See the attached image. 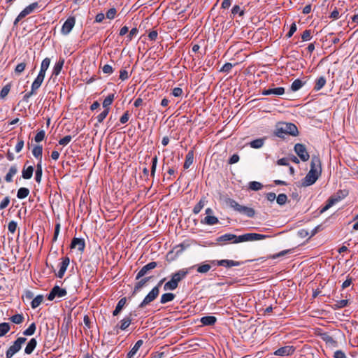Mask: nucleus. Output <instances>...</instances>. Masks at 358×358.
<instances>
[{"label":"nucleus","mask_w":358,"mask_h":358,"mask_svg":"<svg viewBox=\"0 0 358 358\" xmlns=\"http://www.w3.org/2000/svg\"><path fill=\"white\" fill-rule=\"evenodd\" d=\"M36 329V324L34 322L31 323L29 327L23 331V335L24 336H31L35 333Z\"/></svg>","instance_id":"obj_45"},{"label":"nucleus","mask_w":358,"mask_h":358,"mask_svg":"<svg viewBox=\"0 0 358 358\" xmlns=\"http://www.w3.org/2000/svg\"><path fill=\"white\" fill-rule=\"evenodd\" d=\"M10 321L15 324H19L24 321V316L22 314H15L10 318Z\"/></svg>","instance_id":"obj_44"},{"label":"nucleus","mask_w":358,"mask_h":358,"mask_svg":"<svg viewBox=\"0 0 358 358\" xmlns=\"http://www.w3.org/2000/svg\"><path fill=\"white\" fill-rule=\"evenodd\" d=\"M340 200V197H334L331 196L327 201L326 205L320 210V213H323L331 206H333L336 203H337Z\"/></svg>","instance_id":"obj_25"},{"label":"nucleus","mask_w":358,"mask_h":358,"mask_svg":"<svg viewBox=\"0 0 358 358\" xmlns=\"http://www.w3.org/2000/svg\"><path fill=\"white\" fill-rule=\"evenodd\" d=\"M263 187V185L262 183H260L259 182H257V181H252L249 183V188L251 189V190H253V191H258V190H260L262 189Z\"/></svg>","instance_id":"obj_47"},{"label":"nucleus","mask_w":358,"mask_h":358,"mask_svg":"<svg viewBox=\"0 0 358 358\" xmlns=\"http://www.w3.org/2000/svg\"><path fill=\"white\" fill-rule=\"evenodd\" d=\"M294 151L303 162H306L309 159L310 155L303 144L296 143L294 145Z\"/></svg>","instance_id":"obj_9"},{"label":"nucleus","mask_w":358,"mask_h":358,"mask_svg":"<svg viewBox=\"0 0 358 358\" xmlns=\"http://www.w3.org/2000/svg\"><path fill=\"white\" fill-rule=\"evenodd\" d=\"M17 224L16 222L15 221H10L9 223H8V231L13 234L16 231V229H17Z\"/></svg>","instance_id":"obj_60"},{"label":"nucleus","mask_w":358,"mask_h":358,"mask_svg":"<svg viewBox=\"0 0 358 358\" xmlns=\"http://www.w3.org/2000/svg\"><path fill=\"white\" fill-rule=\"evenodd\" d=\"M310 169L317 171V173L321 175L322 163L319 156L313 155L311 158Z\"/></svg>","instance_id":"obj_15"},{"label":"nucleus","mask_w":358,"mask_h":358,"mask_svg":"<svg viewBox=\"0 0 358 358\" xmlns=\"http://www.w3.org/2000/svg\"><path fill=\"white\" fill-rule=\"evenodd\" d=\"M283 127L285 129V132L287 135L296 136L299 134V131L296 126L293 123L282 122Z\"/></svg>","instance_id":"obj_17"},{"label":"nucleus","mask_w":358,"mask_h":358,"mask_svg":"<svg viewBox=\"0 0 358 358\" xmlns=\"http://www.w3.org/2000/svg\"><path fill=\"white\" fill-rule=\"evenodd\" d=\"M26 66L27 64L25 62H21L18 64L15 69V73L20 74L22 73L24 71Z\"/></svg>","instance_id":"obj_55"},{"label":"nucleus","mask_w":358,"mask_h":358,"mask_svg":"<svg viewBox=\"0 0 358 358\" xmlns=\"http://www.w3.org/2000/svg\"><path fill=\"white\" fill-rule=\"evenodd\" d=\"M236 14H238L241 17L245 14L244 10H241L238 5H235L231 9V15L234 17Z\"/></svg>","instance_id":"obj_48"},{"label":"nucleus","mask_w":358,"mask_h":358,"mask_svg":"<svg viewBox=\"0 0 358 358\" xmlns=\"http://www.w3.org/2000/svg\"><path fill=\"white\" fill-rule=\"evenodd\" d=\"M204 204H205L204 199H201L199 201V203L196 205H195V206L194 207L193 213L194 214H198L201 211V210L203 208Z\"/></svg>","instance_id":"obj_51"},{"label":"nucleus","mask_w":358,"mask_h":358,"mask_svg":"<svg viewBox=\"0 0 358 358\" xmlns=\"http://www.w3.org/2000/svg\"><path fill=\"white\" fill-rule=\"evenodd\" d=\"M129 117H130V115H129V111L127 110V111L124 112V113L120 118V123H122V124L127 123L129 119Z\"/></svg>","instance_id":"obj_64"},{"label":"nucleus","mask_w":358,"mask_h":358,"mask_svg":"<svg viewBox=\"0 0 358 358\" xmlns=\"http://www.w3.org/2000/svg\"><path fill=\"white\" fill-rule=\"evenodd\" d=\"M321 339L324 341L327 344H329L333 347H337L338 343L327 332H324L320 334Z\"/></svg>","instance_id":"obj_19"},{"label":"nucleus","mask_w":358,"mask_h":358,"mask_svg":"<svg viewBox=\"0 0 358 358\" xmlns=\"http://www.w3.org/2000/svg\"><path fill=\"white\" fill-rule=\"evenodd\" d=\"M352 281H353V279L352 277H350L349 275L347 276V279L343 282L341 287H342V289H344L347 287H348L349 286H350V285L352 283Z\"/></svg>","instance_id":"obj_61"},{"label":"nucleus","mask_w":358,"mask_h":358,"mask_svg":"<svg viewBox=\"0 0 358 358\" xmlns=\"http://www.w3.org/2000/svg\"><path fill=\"white\" fill-rule=\"evenodd\" d=\"M327 80L324 76H320L315 80L314 90H320L326 84Z\"/></svg>","instance_id":"obj_31"},{"label":"nucleus","mask_w":358,"mask_h":358,"mask_svg":"<svg viewBox=\"0 0 358 358\" xmlns=\"http://www.w3.org/2000/svg\"><path fill=\"white\" fill-rule=\"evenodd\" d=\"M303 83L300 79H296L291 85V90L293 92H296L302 87Z\"/></svg>","instance_id":"obj_42"},{"label":"nucleus","mask_w":358,"mask_h":358,"mask_svg":"<svg viewBox=\"0 0 358 358\" xmlns=\"http://www.w3.org/2000/svg\"><path fill=\"white\" fill-rule=\"evenodd\" d=\"M189 269L190 268H182L172 273L171 280L164 284V289L165 291L176 289L178 286V283L188 275Z\"/></svg>","instance_id":"obj_2"},{"label":"nucleus","mask_w":358,"mask_h":358,"mask_svg":"<svg viewBox=\"0 0 358 358\" xmlns=\"http://www.w3.org/2000/svg\"><path fill=\"white\" fill-rule=\"evenodd\" d=\"M348 303H349V301L347 299H342L340 301H336V303L334 305H332V308L334 310L340 309V308L348 306Z\"/></svg>","instance_id":"obj_37"},{"label":"nucleus","mask_w":358,"mask_h":358,"mask_svg":"<svg viewBox=\"0 0 358 358\" xmlns=\"http://www.w3.org/2000/svg\"><path fill=\"white\" fill-rule=\"evenodd\" d=\"M211 268V266L208 264L199 265L196 268V271L200 273H206Z\"/></svg>","instance_id":"obj_43"},{"label":"nucleus","mask_w":358,"mask_h":358,"mask_svg":"<svg viewBox=\"0 0 358 358\" xmlns=\"http://www.w3.org/2000/svg\"><path fill=\"white\" fill-rule=\"evenodd\" d=\"M201 222L207 225H214L219 222V220L215 216L207 215Z\"/></svg>","instance_id":"obj_30"},{"label":"nucleus","mask_w":358,"mask_h":358,"mask_svg":"<svg viewBox=\"0 0 358 358\" xmlns=\"http://www.w3.org/2000/svg\"><path fill=\"white\" fill-rule=\"evenodd\" d=\"M320 176V175L317 173V171L310 169L305 178L302 180V185L308 187L313 185L317 181Z\"/></svg>","instance_id":"obj_7"},{"label":"nucleus","mask_w":358,"mask_h":358,"mask_svg":"<svg viewBox=\"0 0 358 358\" xmlns=\"http://www.w3.org/2000/svg\"><path fill=\"white\" fill-rule=\"evenodd\" d=\"M176 297V295L173 293H165L161 296L160 303L165 304L168 302L172 301Z\"/></svg>","instance_id":"obj_34"},{"label":"nucleus","mask_w":358,"mask_h":358,"mask_svg":"<svg viewBox=\"0 0 358 358\" xmlns=\"http://www.w3.org/2000/svg\"><path fill=\"white\" fill-rule=\"evenodd\" d=\"M43 301V296L40 294L36 296L31 301V306L32 308H36L38 307Z\"/></svg>","instance_id":"obj_39"},{"label":"nucleus","mask_w":358,"mask_h":358,"mask_svg":"<svg viewBox=\"0 0 358 358\" xmlns=\"http://www.w3.org/2000/svg\"><path fill=\"white\" fill-rule=\"evenodd\" d=\"M70 263V259L69 257L66 256L62 258V262L59 264V270L58 273L56 274L57 277L59 278H62L64 275V273L67 269Z\"/></svg>","instance_id":"obj_13"},{"label":"nucleus","mask_w":358,"mask_h":358,"mask_svg":"<svg viewBox=\"0 0 358 358\" xmlns=\"http://www.w3.org/2000/svg\"><path fill=\"white\" fill-rule=\"evenodd\" d=\"M50 64V59L48 57L45 58L41 64V69L47 71Z\"/></svg>","instance_id":"obj_58"},{"label":"nucleus","mask_w":358,"mask_h":358,"mask_svg":"<svg viewBox=\"0 0 358 358\" xmlns=\"http://www.w3.org/2000/svg\"><path fill=\"white\" fill-rule=\"evenodd\" d=\"M27 341L26 338L20 337L14 341L13 344L7 350L6 352V358H11L15 353L20 351L22 345Z\"/></svg>","instance_id":"obj_4"},{"label":"nucleus","mask_w":358,"mask_h":358,"mask_svg":"<svg viewBox=\"0 0 358 358\" xmlns=\"http://www.w3.org/2000/svg\"><path fill=\"white\" fill-rule=\"evenodd\" d=\"M71 138L72 137L70 135L66 136L59 141V144L65 146L70 143Z\"/></svg>","instance_id":"obj_59"},{"label":"nucleus","mask_w":358,"mask_h":358,"mask_svg":"<svg viewBox=\"0 0 358 358\" xmlns=\"http://www.w3.org/2000/svg\"><path fill=\"white\" fill-rule=\"evenodd\" d=\"M295 351V348L292 345H286L278 348L275 351L274 355L276 356H289L294 353Z\"/></svg>","instance_id":"obj_12"},{"label":"nucleus","mask_w":358,"mask_h":358,"mask_svg":"<svg viewBox=\"0 0 358 358\" xmlns=\"http://www.w3.org/2000/svg\"><path fill=\"white\" fill-rule=\"evenodd\" d=\"M85 248V242L83 238H73L71 241V248L78 249V251L83 252Z\"/></svg>","instance_id":"obj_14"},{"label":"nucleus","mask_w":358,"mask_h":358,"mask_svg":"<svg viewBox=\"0 0 358 358\" xmlns=\"http://www.w3.org/2000/svg\"><path fill=\"white\" fill-rule=\"evenodd\" d=\"M285 93V88L282 87H278L275 88L264 89L262 90V94L265 96L274 95L280 96Z\"/></svg>","instance_id":"obj_16"},{"label":"nucleus","mask_w":358,"mask_h":358,"mask_svg":"<svg viewBox=\"0 0 358 358\" xmlns=\"http://www.w3.org/2000/svg\"><path fill=\"white\" fill-rule=\"evenodd\" d=\"M296 24L294 22L291 24L289 31L287 33L286 37L290 38L292 36V35L294 34V32L296 31Z\"/></svg>","instance_id":"obj_62"},{"label":"nucleus","mask_w":358,"mask_h":358,"mask_svg":"<svg viewBox=\"0 0 358 358\" xmlns=\"http://www.w3.org/2000/svg\"><path fill=\"white\" fill-rule=\"evenodd\" d=\"M117 13V10L115 8H110L106 14V17L108 19L112 20L114 19Z\"/></svg>","instance_id":"obj_57"},{"label":"nucleus","mask_w":358,"mask_h":358,"mask_svg":"<svg viewBox=\"0 0 358 358\" xmlns=\"http://www.w3.org/2000/svg\"><path fill=\"white\" fill-rule=\"evenodd\" d=\"M33 155L39 159H42L43 147L41 145H35L32 150Z\"/></svg>","instance_id":"obj_36"},{"label":"nucleus","mask_w":358,"mask_h":358,"mask_svg":"<svg viewBox=\"0 0 358 358\" xmlns=\"http://www.w3.org/2000/svg\"><path fill=\"white\" fill-rule=\"evenodd\" d=\"M274 134L276 136L282 138H284L285 136L287 135V133L285 132V129L283 127L282 123H279L278 124L276 125V128L274 131Z\"/></svg>","instance_id":"obj_27"},{"label":"nucleus","mask_w":358,"mask_h":358,"mask_svg":"<svg viewBox=\"0 0 358 358\" xmlns=\"http://www.w3.org/2000/svg\"><path fill=\"white\" fill-rule=\"evenodd\" d=\"M17 171H18V168H17V165L14 164V165L11 166L10 168L9 169L8 172L7 173V174L5 176V180L7 182H13V177L17 173Z\"/></svg>","instance_id":"obj_23"},{"label":"nucleus","mask_w":358,"mask_h":358,"mask_svg":"<svg viewBox=\"0 0 358 358\" xmlns=\"http://www.w3.org/2000/svg\"><path fill=\"white\" fill-rule=\"evenodd\" d=\"M67 292L65 289L61 288L58 285H55L52 288L50 293L48 294L47 298L49 301H52L56 297L62 298L65 296Z\"/></svg>","instance_id":"obj_6"},{"label":"nucleus","mask_w":358,"mask_h":358,"mask_svg":"<svg viewBox=\"0 0 358 358\" xmlns=\"http://www.w3.org/2000/svg\"><path fill=\"white\" fill-rule=\"evenodd\" d=\"M45 136V131L44 130H41L35 136L34 141L36 143H39V142L42 141L44 139Z\"/></svg>","instance_id":"obj_56"},{"label":"nucleus","mask_w":358,"mask_h":358,"mask_svg":"<svg viewBox=\"0 0 358 358\" xmlns=\"http://www.w3.org/2000/svg\"><path fill=\"white\" fill-rule=\"evenodd\" d=\"M266 137L259 138L250 141L248 144L252 148L259 149L264 145Z\"/></svg>","instance_id":"obj_24"},{"label":"nucleus","mask_w":358,"mask_h":358,"mask_svg":"<svg viewBox=\"0 0 358 358\" xmlns=\"http://www.w3.org/2000/svg\"><path fill=\"white\" fill-rule=\"evenodd\" d=\"M303 41H308L312 38V31L310 29L305 30L301 34Z\"/></svg>","instance_id":"obj_52"},{"label":"nucleus","mask_w":358,"mask_h":358,"mask_svg":"<svg viewBox=\"0 0 358 358\" xmlns=\"http://www.w3.org/2000/svg\"><path fill=\"white\" fill-rule=\"evenodd\" d=\"M171 94L175 97H180L182 95L183 91L180 87H175L173 89Z\"/></svg>","instance_id":"obj_63"},{"label":"nucleus","mask_w":358,"mask_h":358,"mask_svg":"<svg viewBox=\"0 0 358 358\" xmlns=\"http://www.w3.org/2000/svg\"><path fill=\"white\" fill-rule=\"evenodd\" d=\"M115 99V94H110L108 96L105 98L103 100L102 105L104 109H109V106L113 103Z\"/></svg>","instance_id":"obj_35"},{"label":"nucleus","mask_w":358,"mask_h":358,"mask_svg":"<svg viewBox=\"0 0 358 358\" xmlns=\"http://www.w3.org/2000/svg\"><path fill=\"white\" fill-rule=\"evenodd\" d=\"M138 30L136 27H134V28H132L129 34L127 36V42H130L132 38L136 36V34H138Z\"/></svg>","instance_id":"obj_54"},{"label":"nucleus","mask_w":358,"mask_h":358,"mask_svg":"<svg viewBox=\"0 0 358 358\" xmlns=\"http://www.w3.org/2000/svg\"><path fill=\"white\" fill-rule=\"evenodd\" d=\"M134 315L136 316V315L134 313H130L129 315L124 317L120 322V329L121 330H125L129 325L131 323V321H132V318H131V316L132 315Z\"/></svg>","instance_id":"obj_20"},{"label":"nucleus","mask_w":358,"mask_h":358,"mask_svg":"<svg viewBox=\"0 0 358 358\" xmlns=\"http://www.w3.org/2000/svg\"><path fill=\"white\" fill-rule=\"evenodd\" d=\"M40 8V6L38 4V2H34L31 4H29V6H27L26 8H24L20 13H21V16L24 15V17H26L27 15L32 13L33 12H34V10H37V9H39Z\"/></svg>","instance_id":"obj_18"},{"label":"nucleus","mask_w":358,"mask_h":358,"mask_svg":"<svg viewBox=\"0 0 358 358\" xmlns=\"http://www.w3.org/2000/svg\"><path fill=\"white\" fill-rule=\"evenodd\" d=\"M151 278L152 277H145L143 278H141V280L136 283L134 288L133 294H135L136 293L139 292L145 285V284L149 280H150Z\"/></svg>","instance_id":"obj_22"},{"label":"nucleus","mask_w":358,"mask_h":358,"mask_svg":"<svg viewBox=\"0 0 358 358\" xmlns=\"http://www.w3.org/2000/svg\"><path fill=\"white\" fill-rule=\"evenodd\" d=\"M287 201V196L285 194H280L277 197H276V201L278 203V204H279L280 206H283L286 203Z\"/></svg>","instance_id":"obj_50"},{"label":"nucleus","mask_w":358,"mask_h":358,"mask_svg":"<svg viewBox=\"0 0 358 358\" xmlns=\"http://www.w3.org/2000/svg\"><path fill=\"white\" fill-rule=\"evenodd\" d=\"M210 263L213 265L224 266L225 268H231L233 266H238L241 264V262L229 260V259L212 260V261H210Z\"/></svg>","instance_id":"obj_10"},{"label":"nucleus","mask_w":358,"mask_h":358,"mask_svg":"<svg viewBox=\"0 0 358 358\" xmlns=\"http://www.w3.org/2000/svg\"><path fill=\"white\" fill-rule=\"evenodd\" d=\"M29 194V189L26 187H20L17 192V197L20 199L26 198Z\"/></svg>","instance_id":"obj_38"},{"label":"nucleus","mask_w":358,"mask_h":358,"mask_svg":"<svg viewBox=\"0 0 358 358\" xmlns=\"http://www.w3.org/2000/svg\"><path fill=\"white\" fill-rule=\"evenodd\" d=\"M34 170V169L32 166H29L27 168H25L24 166L22 171V177L25 180L30 179L33 176Z\"/></svg>","instance_id":"obj_29"},{"label":"nucleus","mask_w":358,"mask_h":358,"mask_svg":"<svg viewBox=\"0 0 358 358\" xmlns=\"http://www.w3.org/2000/svg\"><path fill=\"white\" fill-rule=\"evenodd\" d=\"M10 88L11 83H8L7 85H6L0 92V98L4 99L5 97H6L10 90Z\"/></svg>","instance_id":"obj_46"},{"label":"nucleus","mask_w":358,"mask_h":358,"mask_svg":"<svg viewBox=\"0 0 358 358\" xmlns=\"http://www.w3.org/2000/svg\"><path fill=\"white\" fill-rule=\"evenodd\" d=\"M201 322L205 326L214 325L217 321V318L215 316H204L201 318Z\"/></svg>","instance_id":"obj_28"},{"label":"nucleus","mask_w":358,"mask_h":358,"mask_svg":"<svg viewBox=\"0 0 358 358\" xmlns=\"http://www.w3.org/2000/svg\"><path fill=\"white\" fill-rule=\"evenodd\" d=\"M64 64V59L59 58L58 62L54 66V68L52 70V75H55L56 76H58L62 69Z\"/></svg>","instance_id":"obj_32"},{"label":"nucleus","mask_w":358,"mask_h":358,"mask_svg":"<svg viewBox=\"0 0 358 358\" xmlns=\"http://www.w3.org/2000/svg\"><path fill=\"white\" fill-rule=\"evenodd\" d=\"M158 162L157 156H155L152 159V166H151V171H150V176L154 178L155 175V171L157 169V164Z\"/></svg>","instance_id":"obj_49"},{"label":"nucleus","mask_w":358,"mask_h":358,"mask_svg":"<svg viewBox=\"0 0 358 358\" xmlns=\"http://www.w3.org/2000/svg\"><path fill=\"white\" fill-rule=\"evenodd\" d=\"M269 237L268 235L256 234V233H248L241 236H236L232 234H225L216 238V242L220 245H223L227 243H238L245 241H255L264 240Z\"/></svg>","instance_id":"obj_1"},{"label":"nucleus","mask_w":358,"mask_h":358,"mask_svg":"<svg viewBox=\"0 0 358 358\" xmlns=\"http://www.w3.org/2000/svg\"><path fill=\"white\" fill-rule=\"evenodd\" d=\"M157 266V263L156 262H151L147 264L146 265L143 266L136 274V280H138L143 278V276L149 273V272L151 270L155 268Z\"/></svg>","instance_id":"obj_11"},{"label":"nucleus","mask_w":358,"mask_h":358,"mask_svg":"<svg viewBox=\"0 0 358 358\" xmlns=\"http://www.w3.org/2000/svg\"><path fill=\"white\" fill-rule=\"evenodd\" d=\"M143 344V340H138L134 347L131 349V350L127 353V358H134L137 352L138 351L139 348L142 346Z\"/></svg>","instance_id":"obj_21"},{"label":"nucleus","mask_w":358,"mask_h":358,"mask_svg":"<svg viewBox=\"0 0 358 358\" xmlns=\"http://www.w3.org/2000/svg\"><path fill=\"white\" fill-rule=\"evenodd\" d=\"M76 24V17L74 16H70L63 24L61 29V34L62 35H68L73 28Z\"/></svg>","instance_id":"obj_8"},{"label":"nucleus","mask_w":358,"mask_h":358,"mask_svg":"<svg viewBox=\"0 0 358 358\" xmlns=\"http://www.w3.org/2000/svg\"><path fill=\"white\" fill-rule=\"evenodd\" d=\"M10 327L7 322L0 323V337L5 336L9 331Z\"/></svg>","instance_id":"obj_40"},{"label":"nucleus","mask_w":358,"mask_h":358,"mask_svg":"<svg viewBox=\"0 0 358 358\" xmlns=\"http://www.w3.org/2000/svg\"><path fill=\"white\" fill-rule=\"evenodd\" d=\"M109 113V109H104L99 115H97L96 119L98 123H101L103 120L107 117Z\"/></svg>","instance_id":"obj_53"},{"label":"nucleus","mask_w":358,"mask_h":358,"mask_svg":"<svg viewBox=\"0 0 358 358\" xmlns=\"http://www.w3.org/2000/svg\"><path fill=\"white\" fill-rule=\"evenodd\" d=\"M224 201L227 206L241 215H244L249 218L254 217L255 215V210L254 208L242 206L233 199L226 198Z\"/></svg>","instance_id":"obj_3"},{"label":"nucleus","mask_w":358,"mask_h":358,"mask_svg":"<svg viewBox=\"0 0 358 358\" xmlns=\"http://www.w3.org/2000/svg\"><path fill=\"white\" fill-rule=\"evenodd\" d=\"M159 294V289L157 287H153L152 290L145 296L143 301L139 304L138 307L142 308L157 299Z\"/></svg>","instance_id":"obj_5"},{"label":"nucleus","mask_w":358,"mask_h":358,"mask_svg":"<svg viewBox=\"0 0 358 358\" xmlns=\"http://www.w3.org/2000/svg\"><path fill=\"white\" fill-rule=\"evenodd\" d=\"M36 345H37V341H36V338H32L28 342V343L24 349L25 354L31 355L34 352V349L36 348Z\"/></svg>","instance_id":"obj_26"},{"label":"nucleus","mask_w":358,"mask_h":358,"mask_svg":"<svg viewBox=\"0 0 358 358\" xmlns=\"http://www.w3.org/2000/svg\"><path fill=\"white\" fill-rule=\"evenodd\" d=\"M194 161V151L190 150L186 155L185 161L183 165L185 169H187L193 163Z\"/></svg>","instance_id":"obj_33"},{"label":"nucleus","mask_w":358,"mask_h":358,"mask_svg":"<svg viewBox=\"0 0 358 358\" xmlns=\"http://www.w3.org/2000/svg\"><path fill=\"white\" fill-rule=\"evenodd\" d=\"M43 80H44L43 78H41V77H39L37 76V77L35 78V80L32 83L31 87L33 90L36 91L37 90H38L40 88L41 84L43 82Z\"/></svg>","instance_id":"obj_41"}]
</instances>
